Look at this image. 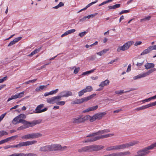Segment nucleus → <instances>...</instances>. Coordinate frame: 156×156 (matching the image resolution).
I'll return each instance as SVG.
<instances>
[{
	"mask_svg": "<svg viewBox=\"0 0 156 156\" xmlns=\"http://www.w3.org/2000/svg\"><path fill=\"white\" fill-rule=\"evenodd\" d=\"M104 146L102 145H99L93 144L91 145L83 147L78 150V152L80 153L84 152H91L93 151H98L103 149Z\"/></svg>",
	"mask_w": 156,
	"mask_h": 156,
	"instance_id": "nucleus-1",
	"label": "nucleus"
},
{
	"mask_svg": "<svg viewBox=\"0 0 156 156\" xmlns=\"http://www.w3.org/2000/svg\"><path fill=\"white\" fill-rule=\"evenodd\" d=\"M26 122H21L24 124V125L18 127L17 129L18 130H21L39 124L41 123V120L39 119L34 120L31 122L27 121L26 120Z\"/></svg>",
	"mask_w": 156,
	"mask_h": 156,
	"instance_id": "nucleus-2",
	"label": "nucleus"
},
{
	"mask_svg": "<svg viewBox=\"0 0 156 156\" xmlns=\"http://www.w3.org/2000/svg\"><path fill=\"white\" fill-rule=\"evenodd\" d=\"M114 135L113 134H109L103 135H100L98 136H96L94 137H92L91 138L87 139L85 141V142H92L96 141L101 139L107 138Z\"/></svg>",
	"mask_w": 156,
	"mask_h": 156,
	"instance_id": "nucleus-3",
	"label": "nucleus"
},
{
	"mask_svg": "<svg viewBox=\"0 0 156 156\" xmlns=\"http://www.w3.org/2000/svg\"><path fill=\"white\" fill-rule=\"evenodd\" d=\"M138 141H134L128 143L124 144H122L117 145V150H120L124 149L126 148H128L134 145L137 144Z\"/></svg>",
	"mask_w": 156,
	"mask_h": 156,
	"instance_id": "nucleus-4",
	"label": "nucleus"
},
{
	"mask_svg": "<svg viewBox=\"0 0 156 156\" xmlns=\"http://www.w3.org/2000/svg\"><path fill=\"white\" fill-rule=\"evenodd\" d=\"M42 136V134L39 133H32L23 136L21 138L23 139L28 140L37 138L41 137Z\"/></svg>",
	"mask_w": 156,
	"mask_h": 156,
	"instance_id": "nucleus-5",
	"label": "nucleus"
},
{
	"mask_svg": "<svg viewBox=\"0 0 156 156\" xmlns=\"http://www.w3.org/2000/svg\"><path fill=\"white\" fill-rule=\"evenodd\" d=\"M37 143V141L35 140L23 142H20L17 144L15 145V148H20L22 147L32 145Z\"/></svg>",
	"mask_w": 156,
	"mask_h": 156,
	"instance_id": "nucleus-6",
	"label": "nucleus"
},
{
	"mask_svg": "<svg viewBox=\"0 0 156 156\" xmlns=\"http://www.w3.org/2000/svg\"><path fill=\"white\" fill-rule=\"evenodd\" d=\"M96 95V94H93L87 97H84L81 98V99H77L75 100L74 103L75 104H81L84 102L87 101L91 99L92 98L95 97Z\"/></svg>",
	"mask_w": 156,
	"mask_h": 156,
	"instance_id": "nucleus-7",
	"label": "nucleus"
},
{
	"mask_svg": "<svg viewBox=\"0 0 156 156\" xmlns=\"http://www.w3.org/2000/svg\"><path fill=\"white\" fill-rule=\"evenodd\" d=\"M156 70V69L155 68H154L151 69L145 73H143L142 74H141L134 76L133 77V79L134 80H136L138 79L145 77L149 75L151 73L155 71Z\"/></svg>",
	"mask_w": 156,
	"mask_h": 156,
	"instance_id": "nucleus-8",
	"label": "nucleus"
},
{
	"mask_svg": "<svg viewBox=\"0 0 156 156\" xmlns=\"http://www.w3.org/2000/svg\"><path fill=\"white\" fill-rule=\"evenodd\" d=\"M87 117L83 116L82 115H80L78 117L74 118L73 119V122L76 125H78L86 121Z\"/></svg>",
	"mask_w": 156,
	"mask_h": 156,
	"instance_id": "nucleus-9",
	"label": "nucleus"
},
{
	"mask_svg": "<svg viewBox=\"0 0 156 156\" xmlns=\"http://www.w3.org/2000/svg\"><path fill=\"white\" fill-rule=\"evenodd\" d=\"M132 43L131 41H129L125 43L123 46H119L117 49L118 52H119L121 51H125L128 49L129 47L132 45Z\"/></svg>",
	"mask_w": 156,
	"mask_h": 156,
	"instance_id": "nucleus-10",
	"label": "nucleus"
},
{
	"mask_svg": "<svg viewBox=\"0 0 156 156\" xmlns=\"http://www.w3.org/2000/svg\"><path fill=\"white\" fill-rule=\"evenodd\" d=\"M60 97L57 96H54L51 98H48L47 99V102L49 104H53L55 103H56L57 101H60Z\"/></svg>",
	"mask_w": 156,
	"mask_h": 156,
	"instance_id": "nucleus-11",
	"label": "nucleus"
},
{
	"mask_svg": "<svg viewBox=\"0 0 156 156\" xmlns=\"http://www.w3.org/2000/svg\"><path fill=\"white\" fill-rule=\"evenodd\" d=\"M60 94V95L58 96L60 97V100H61L62 97H68L72 95V92L69 90L63 91L61 92Z\"/></svg>",
	"mask_w": 156,
	"mask_h": 156,
	"instance_id": "nucleus-12",
	"label": "nucleus"
},
{
	"mask_svg": "<svg viewBox=\"0 0 156 156\" xmlns=\"http://www.w3.org/2000/svg\"><path fill=\"white\" fill-rule=\"evenodd\" d=\"M44 106V105L43 104H41L37 106L35 109V113H39L46 111L48 109L47 108H45L43 109H41Z\"/></svg>",
	"mask_w": 156,
	"mask_h": 156,
	"instance_id": "nucleus-13",
	"label": "nucleus"
},
{
	"mask_svg": "<svg viewBox=\"0 0 156 156\" xmlns=\"http://www.w3.org/2000/svg\"><path fill=\"white\" fill-rule=\"evenodd\" d=\"M24 93L25 92L23 91L21 92L17 93L14 95L12 96L11 98H8L7 101L9 102L12 100L15 99L17 98H21L23 96Z\"/></svg>",
	"mask_w": 156,
	"mask_h": 156,
	"instance_id": "nucleus-14",
	"label": "nucleus"
},
{
	"mask_svg": "<svg viewBox=\"0 0 156 156\" xmlns=\"http://www.w3.org/2000/svg\"><path fill=\"white\" fill-rule=\"evenodd\" d=\"M67 147L64 146L62 147L61 145L59 144H54V151H64L66 149Z\"/></svg>",
	"mask_w": 156,
	"mask_h": 156,
	"instance_id": "nucleus-15",
	"label": "nucleus"
},
{
	"mask_svg": "<svg viewBox=\"0 0 156 156\" xmlns=\"http://www.w3.org/2000/svg\"><path fill=\"white\" fill-rule=\"evenodd\" d=\"M23 122H26V120L22 119H20L18 116L14 118L12 120V123L14 125Z\"/></svg>",
	"mask_w": 156,
	"mask_h": 156,
	"instance_id": "nucleus-16",
	"label": "nucleus"
},
{
	"mask_svg": "<svg viewBox=\"0 0 156 156\" xmlns=\"http://www.w3.org/2000/svg\"><path fill=\"white\" fill-rule=\"evenodd\" d=\"M18 137L17 135L13 136L8 138H7L3 140L0 141V145L3 144L5 143L10 141L11 139L14 140L15 139Z\"/></svg>",
	"mask_w": 156,
	"mask_h": 156,
	"instance_id": "nucleus-17",
	"label": "nucleus"
},
{
	"mask_svg": "<svg viewBox=\"0 0 156 156\" xmlns=\"http://www.w3.org/2000/svg\"><path fill=\"white\" fill-rule=\"evenodd\" d=\"M98 108V106L97 105L92 107H89L87 109L83 110L82 112L83 113H84L90 111H94L96 110Z\"/></svg>",
	"mask_w": 156,
	"mask_h": 156,
	"instance_id": "nucleus-18",
	"label": "nucleus"
},
{
	"mask_svg": "<svg viewBox=\"0 0 156 156\" xmlns=\"http://www.w3.org/2000/svg\"><path fill=\"white\" fill-rule=\"evenodd\" d=\"M106 114L105 112L98 113L94 115L96 119H100L105 115Z\"/></svg>",
	"mask_w": 156,
	"mask_h": 156,
	"instance_id": "nucleus-19",
	"label": "nucleus"
},
{
	"mask_svg": "<svg viewBox=\"0 0 156 156\" xmlns=\"http://www.w3.org/2000/svg\"><path fill=\"white\" fill-rule=\"evenodd\" d=\"M104 131L103 130H99L96 133H92L87 136V137H89L94 136L95 135H99L104 134Z\"/></svg>",
	"mask_w": 156,
	"mask_h": 156,
	"instance_id": "nucleus-20",
	"label": "nucleus"
},
{
	"mask_svg": "<svg viewBox=\"0 0 156 156\" xmlns=\"http://www.w3.org/2000/svg\"><path fill=\"white\" fill-rule=\"evenodd\" d=\"M22 37H20L15 38L12 41L10 42V43L8 44V46L9 47L15 44V43L19 41L20 40L22 39Z\"/></svg>",
	"mask_w": 156,
	"mask_h": 156,
	"instance_id": "nucleus-21",
	"label": "nucleus"
},
{
	"mask_svg": "<svg viewBox=\"0 0 156 156\" xmlns=\"http://www.w3.org/2000/svg\"><path fill=\"white\" fill-rule=\"evenodd\" d=\"M117 153L118 156H124L127 155H129L130 154V152L129 151Z\"/></svg>",
	"mask_w": 156,
	"mask_h": 156,
	"instance_id": "nucleus-22",
	"label": "nucleus"
},
{
	"mask_svg": "<svg viewBox=\"0 0 156 156\" xmlns=\"http://www.w3.org/2000/svg\"><path fill=\"white\" fill-rule=\"evenodd\" d=\"M85 117H87V119H86V121L88 120H89L90 122H93L96 120L95 116H94V115L93 116H91L89 115H86L85 116Z\"/></svg>",
	"mask_w": 156,
	"mask_h": 156,
	"instance_id": "nucleus-23",
	"label": "nucleus"
},
{
	"mask_svg": "<svg viewBox=\"0 0 156 156\" xmlns=\"http://www.w3.org/2000/svg\"><path fill=\"white\" fill-rule=\"evenodd\" d=\"M145 69H149L151 68H153L154 67V64L152 63H147L144 66Z\"/></svg>",
	"mask_w": 156,
	"mask_h": 156,
	"instance_id": "nucleus-24",
	"label": "nucleus"
},
{
	"mask_svg": "<svg viewBox=\"0 0 156 156\" xmlns=\"http://www.w3.org/2000/svg\"><path fill=\"white\" fill-rule=\"evenodd\" d=\"M109 83V81L108 80H106L105 81L101 82L99 84V86L103 87L104 86L108 85Z\"/></svg>",
	"mask_w": 156,
	"mask_h": 156,
	"instance_id": "nucleus-25",
	"label": "nucleus"
},
{
	"mask_svg": "<svg viewBox=\"0 0 156 156\" xmlns=\"http://www.w3.org/2000/svg\"><path fill=\"white\" fill-rule=\"evenodd\" d=\"M151 51V49L150 47H149L147 49L144 50L140 54L141 55H144L149 53Z\"/></svg>",
	"mask_w": 156,
	"mask_h": 156,
	"instance_id": "nucleus-26",
	"label": "nucleus"
},
{
	"mask_svg": "<svg viewBox=\"0 0 156 156\" xmlns=\"http://www.w3.org/2000/svg\"><path fill=\"white\" fill-rule=\"evenodd\" d=\"M39 151H41L46 152L49 151L48 145H46L40 147Z\"/></svg>",
	"mask_w": 156,
	"mask_h": 156,
	"instance_id": "nucleus-27",
	"label": "nucleus"
},
{
	"mask_svg": "<svg viewBox=\"0 0 156 156\" xmlns=\"http://www.w3.org/2000/svg\"><path fill=\"white\" fill-rule=\"evenodd\" d=\"M117 146H113L108 147L106 149V150L107 151H110L112 150H117Z\"/></svg>",
	"mask_w": 156,
	"mask_h": 156,
	"instance_id": "nucleus-28",
	"label": "nucleus"
},
{
	"mask_svg": "<svg viewBox=\"0 0 156 156\" xmlns=\"http://www.w3.org/2000/svg\"><path fill=\"white\" fill-rule=\"evenodd\" d=\"M98 0H96L95 1L91 2V3H89L88 5H87L83 9H81L79 12H80L81 11H82L83 10H85L86 9H87L91 5H92L93 4H94L95 3H96L97 2Z\"/></svg>",
	"mask_w": 156,
	"mask_h": 156,
	"instance_id": "nucleus-29",
	"label": "nucleus"
},
{
	"mask_svg": "<svg viewBox=\"0 0 156 156\" xmlns=\"http://www.w3.org/2000/svg\"><path fill=\"white\" fill-rule=\"evenodd\" d=\"M47 87L46 86L41 85L39 86V87H37L35 89V91L36 92H38L40 90H43L44 88H46Z\"/></svg>",
	"mask_w": 156,
	"mask_h": 156,
	"instance_id": "nucleus-30",
	"label": "nucleus"
},
{
	"mask_svg": "<svg viewBox=\"0 0 156 156\" xmlns=\"http://www.w3.org/2000/svg\"><path fill=\"white\" fill-rule=\"evenodd\" d=\"M120 6V5L118 4L113 6H108V10L111 9H115L119 7Z\"/></svg>",
	"mask_w": 156,
	"mask_h": 156,
	"instance_id": "nucleus-31",
	"label": "nucleus"
},
{
	"mask_svg": "<svg viewBox=\"0 0 156 156\" xmlns=\"http://www.w3.org/2000/svg\"><path fill=\"white\" fill-rule=\"evenodd\" d=\"M85 92H90L93 90V88L91 86H88L86 87L85 88L83 89Z\"/></svg>",
	"mask_w": 156,
	"mask_h": 156,
	"instance_id": "nucleus-32",
	"label": "nucleus"
},
{
	"mask_svg": "<svg viewBox=\"0 0 156 156\" xmlns=\"http://www.w3.org/2000/svg\"><path fill=\"white\" fill-rule=\"evenodd\" d=\"M131 90H129L128 91H126L125 92H124L123 90H120L116 91L115 92V93L116 94H123L125 93L128 92L130 91Z\"/></svg>",
	"mask_w": 156,
	"mask_h": 156,
	"instance_id": "nucleus-33",
	"label": "nucleus"
},
{
	"mask_svg": "<svg viewBox=\"0 0 156 156\" xmlns=\"http://www.w3.org/2000/svg\"><path fill=\"white\" fill-rule=\"evenodd\" d=\"M64 5V4L62 2H60L58 5L53 7V8L57 9L62 6H63Z\"/></svg>",
	"mask_w": 156,
	"mask_h": 156,
	"instance_id": "nucleus-34",
	"label": "nucleus"
},
{
	"mask_svg": "<svg viewBox=\"0 0 156 156\" xmlns=\"http://www.w3.org/2000/svg\"><path fill=\"white\" fill-rule=\"evenodd\" d=\"M144 62V60L140 61L138 62L136 65L137 66L140 67L143 65Z\"/></svg>",
	"mask_w": 156,
	"mask_h": 156,
	"instance_id": "nucleus-35",
	"label": "nucleus"
},
{
	"mask_svg": "<svg viewBox=\"0 0 156 156\" xmlns=\"http://www.w3.org/2000/svg\"><path fill=\"white\" fill-rule=\"evenodd\" d=\"M147 108V105H144V106H143L140 107L139 108H136L135 109V110H137V111L141 110H143V109H146Z\"/></svg>",
	"mask_w": 156,
	"mask_h": 156,
	"instance_id": "nucleus-36",
	"label": "nucleus"
},
{
	"mask_svg": "<svg viewBox=\"0 0 156 156\" xmlns=\"http://www.w3.org/2000/svg\"><path fill=\"white\" fill-rule=\"evenodd\" d=\"M154 99V96H153V97H150V98H148V99H146L143 100L142 101V102L143 103H144L145 102H147L149 101H150L152 99Z\"/></svg>",
	"mask_w": 156,
	"mask_h": 156,
	"instance_id": "nucleus-37",
	"label": "nucleus"
},
{
	"mask_svg": "<svg viewBox=\"0 0 156 156\" xmlns=\"http://www.w3.org/2000/svg\"><path fill=\"white\" fill-rule=\"evenodd\" d=\"M0 134L2 137L3 136L7 135L8 134V133L6 131L2 130L0 131Z\"/></svg>",
	"mask_w": 156,
	"mask_h": 156,
	"instance_id": "nucleus-38",
	"label": "nucleus"
},
{
	"mask_svg": "<svg viewBox=\"0 0 156 156\" xmlns=\"http://www.w3.org/2000/svg\"><path fill=\"white\" fill-rule=\"evenodd\" d=\"M56 104L58 105L61 106H62L64 105L65 104V101H57L56 102Z\"/></svg>",
	"mask_w": 156,
	"mask_h": 156,
	"instance_id": "nucleus-39",
	"label": "nucleus"
},
{
	"mask_svg": "<svg viewBox=\"0 0 156 156\" xmlns=\"http://www.w3.org/2000/svg\"><path fill=\"white\" fill-rule=\"evenodd\" d=\"M48 145L49 151H54V144Z\"/></svg>",
	"mask_w": 156,
	"mask_h": 156,
	"instance_id": "nucleus-40",
	"label": "nucleus"
},
{
	"mask_svg": "<svg viewBox=\"0 0 156 156\" xmlns=\"http://www.w3.org/2000/svg\"><path fill=\"white\" fill-rule=\"evenodd\" d=\"M85 92L84 90L83 89L81 90L80 91L78 92V95L79 97H81L82 96L84 93H85Z\"/></svg>",
	"mask_w": 156,
	"mask_h": 156,
	"instance_id": "nucleus-41",
	"label": "nucleus"
},
{
	"mask_svg": "<svg viewBox=\"0 0 156 156\" xmlns=\"http://www.w3.org/2000/svg\"><path fill=\"white\" fill-rule=\"evenodd\" d=\"M18 117H19L20 119H25L26 118V116L24 114H20V115H18Z\"/></svg>",
	"mask_w": 156,
	"mask_h": 156,
	"instance_id": "nucleus-42",
	"label": "nucleus"
},
{
	"mask_svg": "<svg viewBox=\"0 0 156 156\" xmlns=\"http://www.w3.org/2000/svg\"><path fill=\"white\" fill-rule=\"evenodd\" d=\"M58 90V89H56L54 90H52L49 92L50 95H52L53 94H55Z\"/></svg>",
	"mask_w": 156,
	"mask_h": 156,
	"instance_id": "nucleus-43",
	"label": "nucleus"
},
{
	"mask_svg": "<svg viewBox=\"0 0 156 156\" xmlns=\"http://www.w3.org/2000/svg\"><path fill=\"white\" fill-rule=\"evenodd\" d=\"M80 68L79 67H77V68H76L75 67V69H74V72H73V73H74V74H77L78 73V72L80 70Z\"/></svg>",
	"mask_w": 156,
	"mask_h": 156,
	"instance_id": "nucleus-44",
	"label": "nucleus"
},
{
	"mask_svg": "<svg viewBox=\"0 0 156 156\" xmlns=\"http://www.w3.org/2000/svg\"><path fill=\"white\" fill-rule=\"evenodd\" d=\"M7 113L5 112V113H4L2 114L0 116V122L4 118L5 115H6Z\"/></svg>",
	"mask_w": 156,
	"mask_h": 156,
	"instance_id": "nucleus-45",
	"label": "nucleus"
},
{
	"mask_svg": "<svg viewBox=\"0 0 156 156\" xmlns=\"http://www.w3.org/2000/svg\"><path fill=\"white\" fill-rule=\"evenodd\" d=\"M41 48L40 47V48H39L38 49H35L33 52V53H34V54H35L36 53H37L38 52H39L40 51V50H41Z\"/></svg>",
	"mask_w": 156,
	"mask_h": 156,
	"instance_id": "nucleus-46",
	"label": "nucleus"
},
{
	"mask_svg": "<svg viewBox=\"0 0 156 156\" xmlns=\"http://www.w3.org/2000/svg\"><path fill=\"white\" fill-rule=\"evenodd\" d=\"M86 34L87 32L84 31L80 33L79 34V35L80 37H82L84 36Z\"/></svg>",
	"mask_w": 156,
	"mask_h": 156,
	"instance_id": "nucleus-47",
	"label": "nucleus"
},
{
	"mask_svg": "<svg viewBox=\"0 0 156 156\" xmlns=\"http://www.w3.org/2000/svg\"><path fill=\"white\" fill-rule=\"evenodd\" d=\"M11 147L15 148V145H9L5 146V147H4V149H5L11 148Z\"/></svg>",
	"mask_w": 156,
	"mask_h": 156,
	"instance_id": "nucleus-48",
	"label": "nucleus"
},
{
	"mask_svg": "<svg viewBox=\"0 0 156 156\" xmlns=\"http://www.w3.org/2000/svg\"><path fill=\"white\" fill-rule=\"evenodd\" d=\"M70 33H69V30H68L66 31V32H65L63 34H62L61 35V37H63L64 36H66V35H67L69 34Z\"/></svg>",
	"mask_w": 156,
	"mask_h": 156,
	"instance_id": "nucleus-49",
	"label": "nucleus"
},
{
	"mask_svg": "<svg viewBox=\"0 0 156 156\" xmlns=\"http://www.w3.org/2000/svg\"><path fill=\"white\" fill-rule=\"evenodd\" d=\"M147 105V108H149L151 106H155V105H154V102H153L151 104H149L148 105Z\"/></svg>",
	"mask_w": 156,
	"mask_h": 156,
	"instance_id": "nucleus-50",
	"label": "nucleus"
},
{
	"mask_svg": "<svg viewBox=\"0 0 156 156\" xmlns=\"http://www.w3.org/2000/svg\"><path fill=\"white\" fill-rule=\"evenodd\" d=\"M151 51L153 50H156V45H154L150 46Z\"/></svg>",
	"mask_w": 156,
	"mask_h": 156,
	"instance_id": "nucleus-51",
	"label": "nucleus"
},
{
	"mask_svg": "<svg viewBox=\"0 0 156 156\" xmlns=\"http://www.w3.org/2000/svg\"><path fill=\"white\" fill-rule=\"evenodd\" d=\"M27 156H37V154L34 153H29L27 154Z\"/></svg>",
	"mask_w": 156,
	"mask_h": 156,
	"instance_id": "nucleus-52",
	"label": "nucleus"
},
{
	"mask_svg": "<svg viewBox=\"0 0 156 156\" xmlns=\"http://www.w3.org/2000/svg\"><path fill=\"white\" fill-rule=\"evenodd\" d=\"M7 78V76H5L3 77V78L0 79V83H2Z\"/></svg>",
	"mask_w": 156,
	"mask_h": 156,
	"instance_id": "nucleus-53",
	"label": "nucleus"
},
{
	"mask_svg": "<svg viewBox=\"0 0 156 156\" xmlns=\"http://www.w3.org/2000/svg\"><path fill=\"white\" fill-rule=\"evenodd\" d=\"M142 44V42L140 41H138L136 42L134 44V45L135 46L141 44Z\"/></svg>",
	"mask_w": 156,
	"mask_h": 156,
	"instance_id": "nucleus-54",
	"label": "nucleus"
},
{
	"mask_svg": "<svg viewBox=\"0 0 156 156\" xmlns=\"http://www.w3.org/2000/svg\"><path fill=\"white\" fill-rule=\"evenodd\" d=\"M108 156H118L117 153H113L109 154Z\"/></svg>",
	"mask_w": 156,
	"mask_h": 156,
	"instance_id": "nucleus-55",
	"label": "nucleus"
},
{
	"mask_svg": "<svg viewBox=\"0 0 156 156\" xmlns=\"http://www.w3.org/2000/svg\"><path fill=\"white\" fill-rule=\"evenodd\" d=\"M108 3V1H106L105 2H103L101 3V4H100L99 5V6H101V5H104L107 3Z\"/></svg>",
	"mask_w": 156,
	"mask_h": 156,
	"instance_id": "nucleus-56",
	"label": "nucleus"
},
{
	"mask_svg": "<svg viewBox=\"0 0 156 156\" xmlns=\"http://www.w3.org/2000/svg\"><path fill=\"white\" fill-rule=\"evenodd\" d=\"M18 156H27V154H25L23 153H18Z\"/></svg>",
	"mask_w": 156,
	"mask_h": 156,
	"instance_id": "nucleus-57",
	"label": "nucleus"
},
{
	"mask_svg": "<svg viewBox=\"0 0 156 156\" xmlns=\"http://www.w3.org/2000/svg\"><path fill=\"white\" fill-rule=\"evenodd\" d=\"M118 60L117 59H116L113 60H112L110 62H109L108 64H112L114 62Z\"/></svg>",
	"mask_w": 156,
	"mask_h": 156,
	"instance_id": "nucleus-58",
	"label": "nucleus"
},
{
	"mask_svg": "<svg viewBox=\"0 0 156 156\" xmlns=\"http://www.w3.org/2000/svg\"><path fill=\"white\" fill-rule=\"evenodd\" d=\"M131 70V65L130 64L128 66V68L127 70H126V72H128L130 71Z\"/></svg>",
	"mask_w": 156,
	"mask_h": 156,
	"instance_id": "nucleus-59",
	"label": "nucleus"
},
{
	"mask_svg": "<svg viewBox=\"0 0 156 156\" xmlns=\"http://www.w3.org/2000/svg\"><path fill=\"white\" fill-rule=\"evenodd\" d=\"M68 30L69 31L70 34L73 33L76 31V30L74 29H71Z\"/></svg>",
	"mask_w": 156,
	"mask_h": 156,
	"instance_id": "nucleus-60",
	"label": "nucleus"
},
{
	"mask_svg": "<svg viewBox=\"0 0 156 156\" xmlns=\"http://www.w3.org/2000/svg\"><path fill=\"white\" fill-rule=\"evenodd\" d=\"M122 111V109H117V110L114 111L113 112L114 113H118L119 112H120V111Z\"/></svg>",
	"mask_w": 156,
	"mask_h": 156,
	"instance_id": "nucleus-61",
	"label": "nucleus"
},
{
	"mask_svg": "<svg viewBox=\"0 0 156 156\" xmlns=\"http://www.w3.org/2000/svg\"><path fill=\"white\" fill-rule=\"evenodd\" d=\"M108 50H109V49H104L101 51H102L103 54H104Z\"/></svg>",
	"mask_w": 156,
	"mask_h": 156,
	"instance_id": "nucleus-62",
	"label": "nucleus"
},
{
	"mask_svg": "<svg viewBox=\"0 0 156 156\" xmlns=\"http://www.w3.org/2000/svg\"><path fill=\"white\" fill-rule=\"evenodd\" d=\"M151 16H148L147 17H145V21L147 20H149L151 18Z\"/></svg>",
	"mask_w": 156,
	"mask_h": 156,
	"instance_id": "nucleus-63",
	"label": "nucleus"
},
{
	"mask_svg": "<svg viewBox=\"0 0 156 156\" xmlns=\"http://www.w3.org/2000/svg\"><path fill=\"white\" fill-rule=\"evenodd\" d=\"M96 56L95 55H92L90 57V59L91 60H93L95 59V58H96Z\"/></svg>",
	"mask_w": 156,
	"mask_h": 156,
	"instance_id": "nucleus-64",
	"label": "nucleus"
}]
</instances>
